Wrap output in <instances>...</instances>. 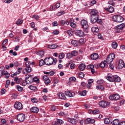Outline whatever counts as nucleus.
I'll list each match as a JSON object with an SVG mask.
<instances>
[{"instance_id": "nucleus-1", "label": "nucleus", "mask_w": 125, "mask_h": 125, "mask_svg": "<svg viewBox=\"0 0 125 125\" xmlns=\"http://www.w3.org/2000/svg\"><path fill=\"white\" fill-rule=\"evenodd\" d=\"M57 62V59H53L52 57L46 58L45 59V64L47 66H50L51 65H56Z\"/></svg>"}, {"instance_id": "nucleus-2", "label": "nucleus", "mask_w": 125, "mask_h": 125, "mask_svg": "<svg viewBox=\"0 0 125 125\" xmlns=\"http://www.w3.org/2000/svg\"><path fill=\"white\" fill-rule=\"evenodd\" d=\"M112 19L114 22H117L118 23H121V22L124 21V18L121 15H114Z\"/></svg>"}, {"instance_id": "nucleus-3", "label": "nucleus", "mask_w": 125, "mask_h": 125, "mask_svg": "<svg viewBox=\"0 0 125 125\" xmlns=\"http://www.w3.org/2000/svg\"><path fill=\"white\" fill-rule=\"evenodd\" d=\"M114 59H115V54L111 53L108 55L105 62L107 64H110L113 62Z\"/></svg>"}, {"instance_id": "nucleus-4", "label": "nucleus", "mask_w": 125, "mask_h": 125, "mask_svg": "<svg viewBox=\"0 0 125 125\" xmlns=\"http://www.w3.org/2000/svg\"><path fill=\"white\" fill-rule=\"evenodd\" d=\"M110 104L109 102H106L105 101H101L99 103L100 107H102V108H107V107H109V106H110Z\"/></svg>"}, {"instance_id": "nucleus-5", "label": "nucleus", "mask_w": 125, "mask_h": 125, "mask_svg": "<svg viewBox=\"0 0 125 125\" xmlns=\"http://www.w3.org/2000/svg\"><path fill=\"white\" fill-rule=\"evenodd\" d=\"M98 18H99V16L98 15L96 16H91V23H92V24H94V23H96V22L98 23L101 22V20L100 21Z\"/></svg>"}, {"instance_id": "nucleus-6", "label": "nucleus", "mask_w": 125, "mask_h": 125, "mask_svg": "<svg viewBox=\"0 0 125 125\" xmlns=\"http://www.w3.org/2000/svg\"><path fill=\"white\" fill-rule=\"evenodd\" d=\"M26 118V116L25 114L21 113L17 115V119L19 121V122H21V123L24 122L25 121V119Z\"/></svg>"}, {"instance_id": "nucleus-7", "label": "nucleus", "mask_w": 125, "mask_h": 125, "mask_svg": "<svg viewBox=\"0 0 125 125\" xmlns=\"http://www.w3.org/2000/svg\"><path fill=\"white\" fill-rule=\"evenodd\" d=\"M81 25L82 28L83 29H88V22L85 20H82L81 21Z\"/></svg>"}, {"instance_id": "nucleus-8", "label": "nucleus", "mask_w": 125, "mask_h": 125, "mask_svg": "<svg viewBox=\"0 0 125 125\" xmlns=\"http://www.w3.org/2000/svg\"><path fill=\"white\" fill-rule=\"evenodd\" d=\"M109 98L110 100H115L116 101L120 100V95L118 94L111 95Z\"/></svg>"}, {"instance_id": "nucleus-9", "label": "nucleus", "mask_w": 125, "mask_h": 125, "mask_svg": "<svg viewBox=\"0 0 125 125\" xmlns=\"http://www.w3.org/2000/svg\"><path fill=\"white\" fill-rule=\"evenodd\" d=\"M33 71V69L31 66L29 67H26L24 69H23L22 72L23 74L24 75H27L28 74H30Z\"/></svg>"}, {"instance_id": "nucleus-10", "label": "nucleus", "mask_w": 125, "mask_h": 125, "mask_svg": "<svg viewBox=\"0 0 125 125\" xmlns=\"http://www.w3.org/2000/svg\"><path fill=\"white\" fill-rule=\"evenodd\" d=\"M64 94H65L66 96H67V97L69 98L74 97H75V95H76L75 92L71 91L70 90L65 91Z\"/></svg>"}, {"instance_id": "nucleus-11", "label": "nucleus", "mask_w": 125, "mask_h": 125, "mask_svg": "<svg viewBox=\"0 0 125 125\" xmlns=\"http://www.w3.org/2000/svg\"><path fill=\"white\" fill-rule=\"evenodd\" d=\"M14 107L17 110H22L23 109V105L20 102L15 103Z\"/></svg>"}, {"instance_id": "nucleus-12", "label": "nucleus", "mask_w": 125, "mask_h": 125, "mask_svg": "<svg viewBox=\"0 0 125 125\" xmlns=\"http://www.w3.org/2000/svg\"><path fill=\"white\" fill-rule=\"evenodd\" d=\"M57 95L60 99H62V100H66V99H67L66 96H65V94L62 92L57 93Z\"/></svg>"}, {"instance_id": "nucleus-13", "label": "nucleus", "mask_w": 125, "mask_h": 125, "mask_svg": "<svg viewBox=\"0 0 125 125\" xmlns=\"http://www.w3.org/2000/svg\"><path fill=\"white\" fill-rule=\"evenodd\" d=\"M75 35L76 36H78V37H80V38L84 37V33L83 31L80 30H76Z\"/></svg>"}, {"instance_id": "nucleus-14", "label": "nucleus", "mask_w": 125, "mask_h": 125, "mask_svg": "<svg viewBox=\"0 0 125 125\" xmlns=\"http://www.w3.org/2000/svg\"><path fill=\"white\" fill-rule=\"evenodd\" d=\"M106 80L111 83L114 82V75L111 73H109L106 77Z\"/></svg>"}, {"instance_id": "nucleus-15", "label": "nucleus", "mask_w": 125, "mask_h": 125, "mask_svg": "<svg viewBox=\"0 0 125 125\" xmlns=\"http://www.w3.org/2000/svg\"><path fill=\"white\" fill-rule=\"evenodd\" d=\"M30 112L34 114H38L39 113V108L37 106H33L30 108Z\"/></svg>"}, {"instance_id": "nucleus-16", "label": "nucleus", "mask_w": 125, "mask_h": 125, "mask_svg": "<svg viewBox=\"0 0 125 125\" xmlns=\"http://www.w3.org/2000/svg\"><path fill=\"white\" fill-rule=\"evenodd\" d=\"M94 123H95V120L91 118H87L85 120V124H86V125L88 124L92 125V124H94Z\"/></svg>"}, {"instance_id": "nucleus-17", "label": "nucleus", "mask_w": 125, "mask_h": 125, "mask_svg": "<svg viewBox=\"0 0 125 125\" xmlns=\"http://www.w3.org/2000/svg\"><path fill=\"white\" fill-rule=\"evenodd\" d=\"M87 69L91 70L92 74H94L95 73V70H94V65L93 64H90L87 66Z\"/></svg>"}, {"instance_id": "nucleus-18", "label": "nucleus", "mask_w": 125, "mask_h": 125, "mask_svg": "<svg viewBox=\"0 0 125 125\" xmlns=\"http://www.w3.org/2000/svg\"><path fill=\"white\" fill-rule=\"evenodd\" d=\"M63 124H64V121L61 119H57L54 122V125H62Z\"/></svg>"}, {"instance_id": "nucleus-19", "label": "nucleus", "mask_w": 125, "mask_h": 125, "mask_svg": "<svg viewBox=\"0 0 125 125\" xmlns=\"http://www.w3.org/2000/svg\"><path fill=\"white\" fill-rule=\"evenodd\" d=\"M91 59L92 60H97L99 57V55L97 53H94L90 55Z\"/></svg>"}, {"instance_id": "nucleus-20", "label": "nucleus", "mask_w": 125, "mask_h": 125, "mask_svg": "<svg viewBox=\"0 0 125 125\" xmlns=\"http://www.w3.org/2000/svg\"><path fill=\"white\" fill-rule=\"evenodd\" d=\"M104 9L105 10H106V11H108V12H110V13H113L114 10V7L111 6H108V7H105Z\"/></svg>"}, {"instance_id": "nucleus-21", "label": "nucleus", "mask_w": 125, "mask_h": 125, "mask_svg": "<svg viewBox=\"0 0 125 125\" xmlns=\"http://www.w3.org/2000/svg\"><path fill=\"white\" fill-rule=\"evenodd\" d=\"M92 32L94 34V35H96L98 33H99V28L97 27H92L91 28Z\"/></svg>"}, {"instance_id": "nucleus-22", "label": "nucleus", "mask_w": 125, "mask_h": 125, "mask_svg": "<svg viewBox=\"0 0 125 125\" xmlns=\"http://www.w3.org/2000/svg\"><path fill=\"white\" fill-rule=\"evenodd\" d=\"M113 82L115 83H120L121 82V78L117 75H114Z\"/></svg>"}, {"instance_id": "nucleus-23", "label": "nucleus", "mask_w": 125, "mask_h": 125, "mask_svg": "<svg viewBox=\"0 0 125 125\" xmlns=\"http://www.w3.org/2000/svg\"><path fill=\"white\" fill-rule=\"evenodd\" d=\"M27 81L28 84H31L32 83H34V76L33 75H30V77L27 79Z\"/></svg>"}, {"instance_id": "nucleus-24", "label": "nucleus", "mask_w": 125, "mask_h": 125, "mask_svg": "<svg viewBox=\"0 0 125 125\" xmlns=\"http://www.w3.org/2000/svg\"><path fill=\"white\" fill-rule=\"evenodd\" d=\"M4 73H5V69L4 67H0V77H1V76H3V75H4Z\"/></svg>"}, {"instance_id": "nucleus-25", "label": "nucleus", "mask_w": 125, "mask_h": 125, "mask_svg": "<svg viewBox=\"0 0 125 125\" xmlns=\"http://www.w3.org/2000/svg\"><path fill=\"white\" fill-rule=\"evenodd\" d=\"M90 15H91V16L98 15V11L95 9L92 10L90 12Z\"/></svg>"}, {"instance_id": "nucleus-26", "label": "nucleus", "mask_w": 125, "mask_h": 125, "mask_svg": "<svg viewBox=\"0 0 125 125\" xmlns=\"http://www.w3.org/2000/svg\"><path fill=\"white\" fill-rule=\"evenodd\" d=\"M14 81L17 83L18 84H19L21 83L22 82V78H18V77H15L14 79Z\"/></svg>"}, {"instance_id": "nucleus-27", "label": "nucleus", "mask_w": 125, "mask_h": 125, "mask_svg": "<svg viewBox=\"0 0 125 125\" xmlns=\"http://www.w3.org/2000/svg\"><path fill=\"white\" fill-rule=\"evenodd\" d=\"M68 122L71 123L72 125H76L77 124V121H76V119L74 118H68L67 120Z\"/></svg>"}, {"instance_id": "nucleus-28", "label": "nucleus", "mask_w": 125, "mask_h": 125, "mask_svg": "<svg viewBox=\"0 0 125 125\" xmlns=\"http://www.w3.org/2000/svg\"><path fill=\"white\" fill-rule=\"evenodd\" d=\"M111 125H120V121H119V119H115L111 122Z\"/></svg>"}, {"instance_id": "nucleus-29", "label": "nucleus", "mask_w": 125, "mask_h": 125, "mask_svg": "<svg viewBox=\"0 0 125 125\" xmlns=\"http://www.w3.org/2000/svg\"><path fill=\"white\" fill-rule=\"evenodd\" d=\"M57 44H50L48 45V48H50V49H55V48H57Z\"/></svg>"}, {"instance_id": "nucleus-30", "label": "nucleus", "mask_w": 125, "mask_h": 125, "mask_svg": "<svg viewBox=\"0 0 125 125\" xmlns=\"http://www.w3.org/2000/svg\"><path fill=\"white\" fill-rule=\"evenodd\" d=\"M79 69L80 70V71H83V70L85 69V64H84V63H81L79 66Z\"/></svg>"}, {"instance_id": "nucleus-31", "label": "nucleus", "mask_w": 125, "mask_h": 125, "mask_svg": "<svg viewBox=\"0 0 125 125\" xmlns=\"http://www.w3.org/2000/svg\"><path fill=\"white\" fill-rule=\"evenodd\" d=\"M78 95H81V96H85L86 95V91L83 90L82 91H79L78 93Z\"/></svg>"}, {"instance_id": "nucleus-32", "label": "nucleus", "mask_w": 125, "mask_h": 125, "mask_svg": "<svg viewBox=\"0 0 125 125\" xmlns=\"http://www.w3.org/2000/svg\"><path fill=\"white\" fill-rule=\"evenodd\" d=\"M37 54L40 57H42L44 55V52L43 51H38Z\"/></svg>"}, {"instance_id": "nucleus-33", "label": "nucleus", "mask_w": 125, "mask_h": 125, "mask_svg": "<svg viewBox=\"0 0 125 125\" xmlns=\"http://www.w3.org/2000/svg\"><path fill=\"white\" fill-rule=\"evenodd\" d=\"M125 27V23H122L116 26L117 29H119L120 30H123V29H124Z\"/></svg>"}, {"instance_id": "nucleus-34", "label": "nucleus", "mask_w": 125, "mask_h": 125, "mask_svg": "<svg viewBox=\"0 0 125 125\" xmlns=\"http://www.w3.org/2000/svg\"><path fill=\"white\" fill-rule=\"evenodd\" d=\"M111 46L112 48H113L114 49H116L117 47H118V43H117V42H112L111 44Z\"/></svg>"}, {"instance_id": "nucleus-35", "label": "nucleus", "mask_w": 125, "mask_h": 125, "mask_svg": "<svg viewBox=\"0 0 125 125\" xmlns=\"http://www.w3.org/2000/svg\"><path fill=\"white\" fill-rule=\"evenodd\" d=\"M71 43L73 46H78V44L79 43V42H78V41L76 40H72Z\"/></svg>"}, {"instance_id": "nucleus-36", "label": "nucleus", "mask_w": 125, "mask_h": 125, "mask_svg": "<svg viewBox=\"0 0 125 125\" xmlns=\"http://www.w3.org/2000/svg\"><path fill=\"white\" fill-rule=\"evenodd\" d=\"M57 9V8H56V6L55 4H53V5H51L50 10V11H54Z\"/></svg>"}, {"instance_id": "nucleus-37", "label": "nucleus", "mask_w": 125, "mask_h": 125, "mask_svg": "<svg viewBox=\"0 0 125 125\" xmlns=\"http://www.w3.org/2000/svg\"><path fill=\"white\" fill-rule=\"evenodd\" d=\"M45 64V60L41 59L39 61V66L42 67V66H43Z\"/></svg>"}, {"instance_id": "nucleus-38", "label": "nucleus", "mask_w": 125, "mask_h": 125, "mask_svg": "<svg viewBox=\"0 0 125 125\" xmlns=\"http://www.w3.org/2000/svg\"><path fill=\"white\" fill-rule=\"evenodd\" d=\"M111 108H112V109H114L115 111H120V107L118 105H116V104H114L112 106Z\"/></svg>"}, {"instance_id": "nucleus-39", "label": "nucleus", "mask_w": 125, "mask_h": 125, "mask_svg": "<svg viewBox=\"0 0 125 125\" xmlns=\"http://www.w3.org/2000/svg\"><path fill=\"white\" fill-rule=\"evenodd\" d=\"M21 83L23 86H25L27 85V84H29V83H28V81L26 80H22V81H21Z\"/></svg>"}, {"instance_id": "nucleus-40", "label": "nucleus", "mask_w": 125, "mask_h": 125, "mask_svg": "<svg viewBox=\"0 0 125 125\" xmlns=\"http://www.w3.org/2000/svg\"><path fill=\"white\" fill-rule=\"evenodd\" d=\"M106 63H107L106 61H104V62H102L100 64V66L101 67V68H104L106 65Z\"/></svg>"}, {"instance_id": "nucleus-41", "label": "nucleus", "mask_w": 125, "mask_h": 125, "mask_svg": "<svg viewBox=\"0 0 125 125\" xmlns=\"http://www.w3.org/2000/svg\"><path fill=\"white\" fill-rule=\"evenodd\" d=\"M111 122V120H110L109 118H105L104 120V123L105 125H109Z\"/></svg>"}, {"instance_id": "nucleus-42", "label": "nucleus", "mask_w": 125, "mask_h": 125, "mask_svg": "<svg viewBox=\"0 0 125 125\" xmlns=\"http://www.w3.org/2000/svg\"><path fill=\"white\" fill-rule=\"evenodd\" d=\"M3 76H5V79H8L10 76V74H9L7 71L5 70L4 74H3Z\"/></svg>"}, {"instance_id": "nucleus-43", "label": "nucleus", "mask_w": 125, "mask_h": 125, "mask_svg": "<svg viewBox=\"0 0 125 125\" xmlns=\"http://www.w3.org/2000/svg\"><path fill=\"white\" fill-rule=\"evenodd\" d=\"M96 89H100L101 90H104V87L101 85H98L96 87Z\"/></svg>"}, {"instance_id": "nucleus-44", "label": "nucleus", "mask_w": 125, "mask_h": 125, "mask_svg": "<svg viewBox=\"0 0 125 125\" xmlns=\"http://www.w3.org/2000/svg\"><path fill=\"white\" fill-rule=\"evenodd\" d=\"M65 57V54L64 53H60L59 55V58L60 59H63Z\"/></svg>"}, {"instance_id": "nucleus-45", "label": "nucleus", "mask_w": 125, "mask_h": 125, "mask_svg": "<svg viewBox=\"0 0 125 125\" xmlns=\"http://www.w3.org/2000/svg\"><path fill=\"white\" fill-rule=\"evenodd\" d=\"M17 25H21V24H23V20L19 19L16 22Z\"/></svg>"}, {"instance_id": "nucleus-46", "label": "nucleus", "mask_w": 125, "mask_h": 125, "mask_svg": "<svg viewBox=\"0 0 125 125\" xmlns=\"http://www.w3.org/2000/svg\"><path fill=\"white\" fill-rule=\"evenodd\" d=\"M119 66L121 67V68H123V65L124 64H125V62H124V61L123 60H120L119 61Z\"/></svg>"}, {"instance_id": "nucleus-47", "label": "nucleus", "mask_w": 125, "mask_h": 125, "mask_svg": "<svg viewBox=\"0 0 125 125\" xmlns=\"http://www.w3.org/2000/svg\"><path fill=\"white\" fill-rule=\"evenodd\" d=\"M80 43H84L86 42V39L85 38H81L79 41Z\"/></svg>"}, {"instance_id": "nucleus-48", "label": "nucleus", "mask_w": 125, "mask_h": 125, "mask_svg": "<svg viewBox=\"0 0 125 125\" xmlns=\"http://www.w3.org/2000/svg\"><path fill=\"white\" fill-rule=\"evenodd\" d=\"M78 52L77 51L74 50L71 52V55L72 56H77V55H78Z\"/></svg>"}, {"instance_id": "nucleus-49", "label": "nucleus", "mask_w": 125, "mask_h": 125, "mask_svg": "<svg viewBox=\"0 0 125 125\" xmlns=\"http://www.w3.org/2000/svg\"><path fill=\"white\" fill-rule=\"evenodd\" d=\"M28 88H29V89H31V90H36L37 87L36 86H34L33 85H29L28 86Z\"/></svg>"}, {"instance_id": "nucleus-50", "label": "nucleus", "mask_w": 125, "mask_h": 125, "mask_svg": "<svg viewBox=\"0 0 125 125\" xmlns=\"http://www.w3.org/2000/svg\"><path fill=\"white\" fill-rule=\"evenodd\" d=\"M79 77L80 79H83L84 78V74L83 72H80L79 73Z\"/></svg>"}, {"instance_id": "nucleus-51", "label": "nucleus", "mask_w": 125, "mask_h": 125, "mask_svg": "<svg viewBox=\"0 0 125 125\" xmlns=\"http://www.w3.org/2000/svg\"><path fill=\"white\" fill-rule=\"evenodd\" d=\"M32 18L33 19H35L36 20H39V19H40V17L38 15H33L32 16Z\"/></svg>"}, {"instance_id": "nucleus-52", "label": "nucleus", "mask_w": 125, "mask_h": 125, "mask_svg": "<svg viewBox=\"0 0 125 125\" xmlns=\"http://www.w3.org/2000/svg\"><path fill=\"white\" fill-rule=\"evenodd\" d=\"M67 34L69 36V37H71V36H73V31L72 30H68L66 32Z\"/></svg>"}, {"instance_id": "nucleus-53", "label": "nucleus", "mask_w": 125, "mask_h": 125, "mask_svg": "<svg viewBox=\"0 0 125 125\" xmlns=\"http://www.w3.org/2000/svg\"><path fill=\"white\" fill-rule=\"evenodd\" d=\"M17 88L18 91H22L23 90V87H21V86L19 85H17Z\"/></svg>"}, {"instance_id": "nucleus-54", "label": "nucleus", "mask_w": 125, "mask_h": 125, "mask_svg": "<svg viewBox=\"0 0 125 125\" xmlns=\"http://www.w3.org/2000/svg\"><path fill=\"white\" fill-rule=\"evenodd\" d=\"M92 112L93 114V115H96L97 114H99V110L95 109V110H93V111H92Z\"/></svg>"}, {"instance_id": "nucleus-55", "label": "nucleus", "mask_w": 125, "mask_h": 125, "mask_svg": "<svg viewBox=\"0 0 125 125\" xmlns=\"http://www.w3.org/2000/svg\"><path fill=\"white\" fill-rule=\"evenodd\" d=\"M26 67H30L31 66V62L30 61H28L25 62Z\"/></svg>"}, {"instance_id": "nucleus-56", "label": "nucleus", "mask_w": 125, "mask_h": 125, "mask_svg": "<svg viewBox=\"0 0 125 125\" xmlns=\"http://www.w3.org/2000/svg\"><path fill=\"white\" fill-rule=\"evenodd\" d=\"M103 83H104V81L102 79H101L97 81V83H98V84H102Z\"/></svg>"}, {"instance_id": "nucleus-57", "label": "nucleus", "mask_w": 125, "mask_h": 125, "mask_svg": "<svg viewBox=\"0 0 125 125\" xmlns=\"http://www.w3.org/2000/svg\"><path fill=\"white\" fill-rule=\"evenodd\" d=\"M59 116H60L61 117H66V114L63 112H61L59 113Z\"/></svg>"}, {"instance_id": "nucleus-58", "label": "nucleus", "mask_w": 125, "mask_h": 125, "mask_svg": "<svg viewBox=\"0 0 125 125\" xmlns=\"http://www.w3.org/2000/svg\"><path fill=\"white\" fill-rule=\"evenodd\" d=\"M22 67H19L17 70L16 73L18 74H20L21 73V71H22Z\"/></svg>"}, {"instance_id": "nucleus-59", "label": "nucleus", "mask_w": 125, "mask_h": 125, "mask_svg": "<svg viewBox=\"0 0 125 125\" xmlns=\"http://www.w3.org/2000/svg\"><path fill=\"white\" fill-rule=\"evenodd\" d=\"M31 102L33 103H37V102H38V99L35 98H31Z\"/></svg>"}, {"instance_id": "nucleus-60", "label": "nucleus", "mask_w": 125, "mask_h": 125, "mask_svg": "<svg viewBox=\"0 0 125 125\" xmlns=\"http://www.w3.org/2000/svg\"><path fill=\"white\" fill-rule=\"evenodd\" d=\"M44 83L46 85H48V84H49V83H50V80H49V79H48L44 81Z\"/></svg>"}, {"instance_id": "nucleus-61", "label": "nucleus", "mask_w": 125, "mask_h": 125, "mask_svg": "<svg viewBox=\"0 0 125 125\" xmlns=\"http://www.w3.org/2000/svg\"><path fill=\"white\" fill-rule=\"evenodd\" d=\"M9 84H10V81L8 80L6 82L5 87H8V85H9Z\"/></svg>"}, {"instance_id": "nucleus-62", "label": "nucleus", "mask_w": 125, "mask_h": 125, "mask_svg": "<svg viewBox=\"0 0 125 125\" xmlns=\"http://www.w3.org/2000/svg\"><path fill=\"white\" fill-rule=\"evenodd\" d=\"M76 79L75 77H71L69 78V81L70 82H75L76 81Z\"/></svg>"}, {"instance_id": "nucleus-63", "label": "nucleus", "mask_w": 125, "mask_h": 125, "mask_svg": "<svg viewBox=\"0 0 125 125\" xmlns=\"http://www.w3.org/2000/svg\"><path fill=\"white\" fill-rule=\"evenodd\" d=\"M63 14H65V11H61L58 13V16H61V15H63Z\"/></svg>"}, {"instance_id": "nucleus-64", "label": "nucleus", "mask_w": 125, "mask_h": 125, "mask_svg": "<svg viewBox=\"0 0 125 125\" xmlns=\"http://www.w3.org/2000/svg\"><path fill=\"white\" fill-rule=\"evenodd\" d=\"M51 111H55L56 110V106L54 105H52L51 107Z\"/></svg>"}]
</instances>
